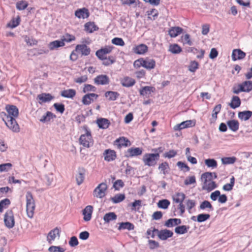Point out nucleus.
<instances>
[{"label": "nucleus", "mask_w": 252, "mask_h": 252, "mask_svg": "<svg viewBox=\"0 0 252 252\" xmlns=\"http://www.w3.org/2000/svg\"><path fill=\"white\" fill-rule=\"evenodd\" d=\"M241 84L242 87H243L244 89L245 90L244 92H249L252 90V81H246L242 83Z\"/></svg>", "instance_id": "obj_49"}, {"label": "nucleus", "mask_w": 252, "mask_h": 252, "mask_svg": "<svg viewBox=\"0 0 252 252\" xmlns=\"http://www.w3.org/2000/svg\"><path fill=\"white\" fill-rule=\"evenodd\" d=\"M252 116V112L251 111H244L238 113V117L242 120L247 121Z\"/></svg>", "instance_id": "obj_30"}, {"label": "nucleus", "mask_w": 252, "mask_h": 252, "mask_svg": "<svg viewBox=\"0 0 252 252\" xmlns=\"http://www.w3.org/2000/svg\"><path fill=\"white\" fill-rule=\"evenodd\" d=\"M112 50V47L106 46L104 48H102L98 50L95 52V55L99 60H103L104 59V57H106V55L107 54L111 53Z\"/></svg>", "instance_id": "obj_10"}, {"label": "nucleus", "mask_w": 252, "mask_h": 252, "mask_svg": "<svg viewBox=\"0 0 252 252\" xmlns=\"http://www.w3.org/2000/svg\"><path fill=\"white\" fill-rule=\"evenodd\" d=\"M112 43L116 45H119L123 46L125 45L124 40L119 37H115L112 40Z\"/></svg>", "instance_id": "obj_62"}, {"label": "nucleus", "mask_w": 252, "mask_h": 252, "mask_svg": "<svg viewBox=\"0 0 252 252\" xmlns=\"http://www.w3.org/2000/svg\"><path fill=\"white\" fill-rule=\"evenodd\" d=\"M3 221L5 226L9 229L15 225L14 214L11 210H8L4 215Z\"/></svg>", "instance_id": "obj_6"}, {"label": "nucleus", "mask_w": 252, "mask_h": 252, "mask_svg": "<svg viewBox=\"0 0 252 252\" xmlns=\"http://www.w3.org/2000/svg\"><path fill=\"white\" fill-rule=\"evenodd\" d=\"M98 95L95 94L91 93L85 95L82 98V103L84 105H89L97 99Z\"/></svg>", "instance_id": "obj_12"}, {"label": "nucleus", "mask_w": 252, "mask_h": 252, "mask_svg": "<svg viewBox=\"0 0 252 252\" xmlns=\"http://www.w3.org/2000/svg\"><path fill=\"white\" fill-rule=\"evenodd\" d=\"M48 251L49 252H64L65 249L60 246H52L49 248Z\"/></svg>", "instance_id": "obj_57"}, {"label": "nucleus", "mask_w": 252, "mask_h": 252, "mask_svg": "<svg viewBox=\"0 0 252 252\" xmlns=\"http://www.w3.org/2000/svg\"><path fill=\"white\" fill-rule=\"evenodd\" d=\"M108 187L106 183L103 182L99 184L94 189L93 195L94 197L102 198L105 196Z\"/></svg>", "instance_id": "obj_7"}, {"label": "nucleus", "mask_w": 252, "mask_h": 252, "mask_svg": "<svg viewBox=\"0 0 252 252\" xmlns=\"http://www.w3.org/2000/svg\"><path fill=\"white\" fill-rule=\"evenodd\" d=\"M240 104L241 100L240 98L237 96H234L232 97L231 102L229 104V105L232 108L235 109L238 107Z\"/></svg>", "instance_id": "obj_38"}, {"label": "nucleus", "mask_w": 252, "mask_h": 252, "mask_svg": "<svg viewBox=\"0 0 252 252\" xmlns=\"http://www.w3.org/2000/svg\"><path fill=\"white\" fill-rule=\"evenodd\" d=\"M75 51L83 56H88L91 52L90 48L85 44H79L76 45Z\"/></svg>", "instance_id": "obj_11"}, {"label": "nucleus", "mask_w": 252, "mask_h": 252, "mask_svg": "<svg viewBox=\"0 0 252 252\" xmlns=\"http://www.w3.org/2000/svg\"><path fill=\"white\" fill-rule=\"evenodd\" d=\"M195 123L191 120H188L182 122L180 124L176 125L174 126V129L175 130H181L187 127H189L194 126Z\"/></svg>", "instance_id": "obj_17"}, {"label": "nucleus", "mask_w": 252, "mask_h": 252, "mask_svg": "<svg viewBox=\"0 0 252 252\" xmlns=\"http://www.w3.org/2000/svg\"><path fill=\"white\" fill-rule=\"evenodd\" d=\"M201 180L203 184L202 189L211 191L217 188V185L213 181V174L211 172H206L201 175Z\"/></svg>", "instance_id": "obj_2"}, {"label": "nucleus", "mask_w": 252, "mask_h": 252, "mask_svg": "<svg viewBox=\"0 0 252 252\" xmlns=\"http://www.w3.org/2000/svg\"><path fill=\"white\" fill-rule=\"evenodd\" d=\"M200 209L201 210H204L206 208H208L210 210H213V207L210 202L207 200H205L203 201L201 204L200 205Z\"/></svg>", "instance_id": "obj_52"}, {"label": "nucleus", "mask_w": 252, "mask_h": 252, "mask_svg": "<svg viewBox=\"0 0 252 252\" xmlns=\"http://www.w3.org/2000/svg\"><path fill=\"white\" fill-rule=\"evenodd\" d=\"M55 117V115H53L50 112H47L45 115L42 116L41 118L40 119V121L41 122L45 123L46 122H49L51 119Z\"/></svg>", "instance_id": "obj_43"}, {"label": "nucleus", "mask_w": 252, "mask_h": 252, "mask_svg": "<svg viewBox=\"0 0 252 252\" xmlns=\"http://www.w3.org/2000/svg\"><path fill=\"white\" fill-rule=\"evenodd\" d=\"M115 145L119 148L122 146L126 147L130 145L129 141L125 137H122L116 139L115 141Z\"/></svg>", "instance_id": "obj_25"}, {"label": "nucleus", "mask_w": 252, "mask_h": 252, "mask_svg": "<svg viewBox=\"0 0 252 252\" xmlns=\"http://www.w3.org/2000/svg\"><path fill=\"white\" fill-rule=\"evenodd\" d=\"M28 5V2L25 0H22L16 3V8L19 10H22L26 9Z\"/></svg>", "instance_id": "obj_53"}, {"label": "nucleus", "mask_w": 252, "mask_h": 252, "mask_svg": "<svg viewBox=\"0 0 252 252\" xmlns=\"http://www.w3.org/2000/svg\"><path fill=\"white\" fill-rule=\"evenodd\" d=\"M125 198V196L123 194H117L113 197L111 198V200L114 203H118L123 201Z\"/></svg>", "instance_id": "obj_48"}, {"label": "nucleus", "mask_w": 252, "mask_h": 252, "mask_svg": "<svg viewBox=\"0 0 252 252\" xmlns=\"http://www.w3.org/2000/svg\"><path fill=\"white\" fill-rule=\"evenodd\" d=\"M205 163L208 167L214 168L217 166V162L213 158H208L205 160Z\"/></svg>", "instance_id": "obj_45"}, {"label": "nucleus", "mask_w": 252, "mask_h": 252, "mask_svg": "<svg viewBox=\"0 0 252 252\" xmlns=\"http://www.w3.org/2000/svg\"><path fill=\"white\" fill-rule=\"evenodd\" d=\"M133 52L137 54H144L148 51V47L144 44H139L133 48Z\"/></svg>", "instance_id": "obj_23"}, {"label": "nucleus", "mask_w": 252, "mask_h": 252, "mask_svg": "<svg viewBox=\"0 0 252 252\" xmlns=\"http://www.w3.org/2000/svg\"><path fill=\"white\" fill-rule=\"evenodd\" d=\"M7 114L4 112L1 113L3 115L2 120L6 126L13 132L18 133L20 131V127L16 121V118L19 115L18 108L13 105H7L5 106Z\"/></svg>", "instance_id": "obj_1"}, {"label": "nucleus", "mask_w": 252, "mask_h": 252, "mask_svg": "<svg viewBox=\"0 0 252 252\" xmlns=\"http://www.w3.org/2000/svg\"><path fill=\"white\" fill-rule=\"evenodd\" d=\"M140 63V65H141L144 67L149 69L154 68L156 65V62L153 59H139L136 61L135 63Z\"/></svg>", "instance_id": "obj_9"}, {"label": "nucleus", "mask_w": 252, "mask_h": 252, "mask_svg": "<svg viewBox=\"0 0 252 252\" xmlns=\"http://www.w3.org/2000/svg\"><path fill=\"white\" fill-rule=\"evenodd\" d=\"M159 158V155L158 153L146 154L143 156V160L145 165L151 166L156 164Z\"/></svg>", "instance_id": "obj_5"}, {"label": "nucleus", "mask_w": 252, "mask_h": 252, "mask_svg": "<svg viewBox=\"0 0 252 252\" xmlns=\"http://www.w3.org/2000/svg\"><path fill=\"white\" fill-rule=\"evenodd\" d=\"M169 164L167 162L161 163L158 166V169L164 175L169 173Z\"/></svg>", "instance_id": "obj_35"}, {"label": "nucleus", "mask_w": 252, "mask_h": 252, "mask_svg": "<svg viewBox=\"0 0 252 252\" xmlns=\"http://www.w3.org/2000/svg\"><path fill=\"white\" fill-rule=\"evenodd\" d=\"M101 60L103 61L102 64L105 66H108L115 62V59L113 56H109L108 58L104 57V59Z\"/></svg>", "instance_id": "obj_51"}, {"label": "nucleus", "mask_w": 252, "mask_h": 252, "mask_svg": "<svg viewBox=\"0 0 252 252\" xmlns=\"http://www.w3.org/2000/svg\"><path fill=\"white\" fill-rule=\"evenodd\" d=\"M79 143L85 148H88L93 146L94 140L90 131L86 130V133L80 136Z\"/></svg>", "instance_id": "obj_4"}, {"label": "nucleus", "mask_w": 252, "mask_h": 252, "mask_svg": "<svg viewBox=\"0 0 252 252\" xmlns=\"http://www.w3.org/2000/svg\"><path fill=\"white\" fill-rule=\"evenodd\" d=\"M148 18L151 20H154L158 16V12L155 9H153L150 11H148Z\"/></svg>", "instance_id": "obj_55"}, {"label": "nucleus", "mask_w": 252, "mask_h": 252, "mask_svg": "<svg viewBox=\"0 0 252 252\" xmlns=\"http://www.w3.org/2000/svg\"><path fill=\"white\" fill-rule=\"evenodd\" d=\"M12 165L10 163L0 164V172H6L11 169Z\"/></svg>", "instance_id": "obj_54"}, {"label": "nucleus", "mask_w": 252, "mask_h": 252, "mask_svg": "<svg viewBox=\"0 0 252 252\" xmlns=\"http://www.w3.org/2000/svg\"><path fill=\"white\" fill-rule=\"evenodd\" d=\"M75 16L79 18H87L89 16L88 10L85 8L79 9L75 11Z\"/></svg>", "instance_id": "obj_26"}, {"label": "nucleus", "mask_w": 252, "mask_h": 252, "mask_svg": "<svg viewBox=\"0 0 252 252\" xmlns=\"http://www.w3.org/2000/svg\"><path fill=\"white\" fill-rule=\"evenodd\" d=\"M97 29L98 28L94 22H88L85 25V31L90 33H92L93 32L96 31Z\"/></svg>", "instance_id": "obj_34"}, {"label": "nucleus", "mask_w": 252, "mask_h": 252, "mask_svg": "<svg viewBox=\"0 0 252 252\" xmlns=\"http://www.w3.org/2000/svg\"><path fill=\"white\" fill-rule=\"evenodd\" d=\"M155 88L152 86H145L141 88L139 91L141 95L149 97L152 93L155 91Z\"/></svg>", "instance_id": "obj_19"}, {"label": "nucleus", "mask_w": 252, "mask_h": 252, "mask_svg": "<svg viewBox=\"0 0 252 252\" xmlns=\"http://www.w3.org/2000/svg\"><path fill=\"white\" fill-rule=\"evenodd\" d=\"M121 83L122 85L126 87H130L133 86L135 83V80L129 77H125L121 79Z\"/></svg>", "instance_id": "obj_24"}, {"label": "nucleus", "mask_w": 252, "mask_h": 252, "mask_svg": "<svg viewBox=\"0 0 252 252\" xmlns=\"http://www.w3.org/2000/svg\"><path fill=\"white\" fill-rule=\"evenodd\" d=\"M93 207L92 206L89 205L86 207L83 211L84 220L89 221L91 219Z\"/></svg>", "instance_id": "obj_21"}, {"label": "nucleus", "mask_w": 252, "mask_h": 252, "mask_svg": "<svg viewBox=\"0 0 252 252\" xmlns=\"http://www.w3.org/2000/svg\"><path fill=\"white\" fill-rule=\"evenodd\" d=\"M235 157H225L221 159V162L223 164H233L236 161Z\"/></svg>", "instance_id": "obj_50"}, {"label": "nucleus", "mask_w": 252, "mask_h": 252, "mask_svg": "<svg viewBox=\"0 0 252 252\" xmlns=\"http://www.w3.org/2000/svg\"><path fill=\"white\" fill-rule=\"evenodd\" d=\"M10 203V201L8 199H4L0 202V212L3 211L4 208L9 205Z\"/></svg>", "instance_id": "obj_59"}, {"label": "nucleus", "mask_w": 252, "mask_h": 252, "mask_svg": "<svg viewBox=\"0 0 252 252\" xmlns=\"http://www.w3.org/2000/svg\"><path fill=\"white\" fill-rule=\"evenodd\" d=\"M64 43L61 40H55L54 41L51 42L48 44V47L51 50H53L56 48H58L60 47H63L64 46Z\"/></svg>", "instance_id": "obj_28"}, {"label": "nucleus", "mask_w": 252, "mask_h": 252, "mask_svg": "<svg viewBox=\"0 0 252 252\" xmlns=\"http://www.w3.org/2000/svg\"><path fill=\"white\" fill-rule=\"evenodd\" d=\"M246 56V53L240 49H234L232 53V59L233 61L242 60Z\"/></svg>", "instance_id": "obj_18"}, {"label": "nucleus", "mask_w": 252, "mask_h": 252, "mask_svg": "<svg viewBox=\"0 0 252 252\" xmlns=\"http://www.w3.org/2000/svg\"><path fill=\"white\" fill-rule=\"evenodd\" d=\"M189 228V226H187L186 225H181L176 227L175 229V232L177 234H183L188 232Z\"/></svg>", "instance_id": "obj_46"}, {"label": "nucleus", "mask_w": 252, "mask_h": 252, "mask_svg": "<svg viewBox=\"0 0 252 252\" xmlns=\"http://www.w3.org/2000/svg\"><path fill=\"white\" fill-rule=\"evenodd\" d=\"M177 165L184 172L189 171L190 170L189 167L186 164L182 161H178L177 163Z\"/></svg>", "instance_id": "obj_60"}, {"label": "nucleus", "mask_w": 252, "mask_h": 252, "mask_svg": "<svg viewBox=\"0 0 252 252\" xmlns=\"http://www.w3.org/2000/svg\"><path fill=\"white\" fill-rule=\"evenodd\" d=\"M210 215L206 214H201L197 216V220L198 222H201L209 219Z\"/></svg>", "instance_id": "obj_56"}, {"label": "nucleus", "mask_w": 252, "mask_h": 252, "mask_svg": "<svg viewBox=\"0 0 252 252\" xmlns=\"http://www.w3.org/2000/svg\"><path fill=\"white\" fill-rule=\"evenodd\" d=\"M94 81L97 85H104L109 84V79L106 75H100L94 78Z\"/></svg>", "instance_id": "obj_16"}, {"label": "nucleus", "mask_w": 252, "mask_h": 252, "mask_svg": "<svg viewBox=\"0 0 252 252\" xmlns=\"http://www.w3.org/2000/svg\"><path fill=\"white\" fill-rule=\"evenodd\" d=\"M227 124L229 128L234 132L236 131L239 128V124L236 120H232L228 121L227 122Z\"/></svg>", "instance_id": "obj_32"}, {"label": "nucleus", "mask_w": 252, "mask_h": 252, "mask_svg": "<svg viewBox=\"0 0 252 252\" xmlns=\"http://www.w3.org/2000/svg\"><path fill=\"white\" fill-rule=\"evenodd\" d=\"M134 228V225L130 222H126L120 223L119 229H127L128 230H133Z\"/></svg>", "instance_id": "obj_40"}, {"label": "nucleus", "mask_w": 252, "mask_h": 252, "mask_svg": "<svg viewBox=\"0 0 252 252\" xmlns=\"http://www.w3.org/2000/svg\"><path fill=\"white\" fill-rule=\"evenodd\" d=\"M170 204V201L168 200L162 199L158 202L157 206L159 208L166 209L168 208Z\"/></svg>", "instance_id": "obj_42"}, {"label": "nucleus", "mask_w": 252, "mask_h": 252, "mask_svg": "<svg viewBox=\"0 0 252 252\" xmlns=\"http://www.w3.org/2000/svg\"><path fill=\"white\" fill-rule=\"evenodd\" d=\"M85 170L84 168H79L77 174L76 175V181L78 185L83 183L85 179Z\"/></svg>", "instance_id": "obj_20"}, {"label": "nucleus", "mask_w": 252, "mask_h": 252, "mask_svg": "<svg viewBox=\"0 0 252 252\" xmlns=\"http://www.w3.org/2000/svg\"><path fill=\"white\" fill-rule=\"evenodd\" d=\"M169 51L173 54H179L182 52V48L177 44L170 45Z\"/></svg>", "instance_id": "obj_44"}, {"label": "nucleus", "mask_w": 252, "mask_h": 252, "mask_svg": "<svg viewBox=\"0 0 252 252\" xmlns=\"http://www.w3.org/2000/svg\"><path fill=\"white\" fill-rule=\"evenodd\" d=\"M177 153L176 151L174 150H171L169 152H165L163 154V157L164 158H172L174 157L176 155Z\"/></svg>", "instance_id": "obj_63"}, {"label": "nucleus", "mask_w": 252, "mask_h": 252, "mask_svg": "<svg viewBox=\"0 0 252 252\" xmlns=\"http://www.w3.org/2000/svg\"><path fill=\"white\" fill-rule=\"evenodd\" d=\"M117 219V215L114 212H109L106 214L103 217V220L105 222H109Z\"/></svg>", "instance_id": "obj_39"}, {"label": "nucleus", "mask_w": 252, "mask_h": 252, "mask_svg": "<svg viewBox=\"0 0 252 252\" xmlns=\"http://www.w3.org/2000/svg\"><path fill=\"white\" fill-rule=\"evenodd\" d=\"M97 124L99 128L106 129L108 127L110 123L108 120L105 118H100L97 120Z\"/></svg>", "instance_id": "obj_29"}, {"label": "nucleus", "mask_w": 252, "mask_h": 252, "mask_svg": "<svg viewBox=\"0 0 252 252\" xmlns=\"http://www.w3.org/2000/svg\"><path fill=\"white\" fill-rule=\"evenodd\" d=\"M26 210L28 216L32 218L35 209V202L32 193L28 191L26 193Z\"/></svg>", "instance_id": "obj_3"}, {"label": "nucleus", "mask_w": 252, "mask_h": 252, "mask_svg": "<svg viewBox=\"0 0 252 252\" xmlns=\"http://www.w3.org/2000/svg\"><path fill=\"white\" fill-rule=\"evenodd\" d=\"M233 93L235 94H238L241 92H244L245 90L244 89V88L242 87V84H239L238 86H233Z\"/></svg>", "instance_id": "obj_61"}, {"label": "nucleus", "mask_w": 252, "mask_h": 252, "mask_svg": "<svg viewBox=\"0 0 252 252\" xmlns=\"http://www.w3.org/2000/svg\"><path fill=\"white\" fill-rule=\"evenodd\" d=\"M198 68V63L196 61L190 62L189 66V70L192 72H194Z\"/></svg>", "instance_id": "obj_58"}, {"label": "nucleus", "mask_w": 252, "mask_h": 252, "mask_svg": "<svg viewBox=\"0 0 252 252\" xmlns=\"http://www.w3.org/2000/svg\"><path fill=\"white\" fill-rule=\"evenodd\" d=\"M173 235L172 231L165 229L161 230H158V237L161 240H166L168 238L171 237Z\"/></svg>", "instance_id": "obj_14"}, {"label": "nucleus", "mask_w": 252, "mask_h": 252, "mask_svg": "<svg viewBox=\"0 0 252 252\" xmlns=\"http://www.w3.org/2000/svg\"><path fill=\"white\" fill-rule=\"evenodd\" d=\"M76 94V92L73 89H68L62 91L61 95L66 98H73Z\"/></svg>", "instance_id": "obj_33"}, {"label": "nucleus", "mask_w": 252, "mask_h": 252, "mask_svg": "<svg viewBox=\"0 0 252 252\" xmlns=\"http://www.w3.org/2000/svg\"><path fill=\"white\" fill-rule=\"evenodd\" d=\"M105 96L108 97L109 100L114 101L118 98L119 94L116 92L108 91L105 93Z\"/></svg>", "instance_id": "obj_36"}, {"label": "nucleus", "mask_w": 252, "mask_h": 252, "mask_svg": "<svg viewBox=\"0 0 252 252\" xmlns=\"http://www.w3.org/2000/svg\"><path fill=\"white\" fill-rule=\"evenodd\" d=\"M68 244L72 247L77 246L79 244L77 237L76 236L71 237L68 242Z\"/></svg>", "instance_id": "obj_64"}, {"label": "nucleus", "mask_w": 252, "mask_h": 252, "mask_svg": "<svg viewBox=\"0 0 252 252\" xmlns=\"http://www.w3.org/2000/svg\"><path fill=\"white\" fill-rule=\"evenodd\" d=\"M142 153V149L140 148H131L128 149L126 154L127 158L133 157L141 155Z\"/></svg>", "instance_id": "obj_15"}, {"label": "nucleus", "mask_w": 252, "mask_h": 252, "mask_svg": "<svg viewBox=\"0 0 252 252\" xmlns=\"http://www.w3.org/2000/svg\"><path fill=\"white\" fill-rule=\"evenodd\" d=\"M181 42L184 45L191 46L193 45V42L190 39V35L189 34H186L181 36Z\"/></svg>", "instance_id": "obj_41"}, {"label": "nucleus", "mask_w": 252, "mask_h": 252, "mask_svg": "<svg viewBox=\"0 0 252 252\" xmlns=\"http://www.w3.org/2000/svg\"><path fill=\"white\" fill-rule=\"evenodd\" d=\"M181 223V220L179 219H170L165 223V225L167 227H172L174 225L179 224Z\"/></svg>", "instance_id": "obj_37"}, {"label": "nucleus", "mask_w": 252, "mask_h": 252, "mask_svg": "<svg viewBox=\"0 0 252 252\" xmlns=\"http://www.w3.org/2000/svg\"><path fill=\"white\" fill-rule=\"evenodd\" d=\"M183 31V29L179 27H173L171 28L168 31V34L171 37H175L181 34Z\"/></svg>", "instance_id": "obj_22"}, {"label": "nucleus", "mask_w": 252, "mask_h": 252, "mask_svg": "<svg viewBox=\"0 0 252 252\" xmlns=\"http://www.w3.org/2000/svg\"><path fill=\"white\" fill-rule=\"evenodd\" d=\"M61 230L58 227H56L51 230L48 234L47 241L51 244L56 239H59L60 237Z\"/></svg>", "instance_id": "obj_8"}, {"label": "nucleus", "mask_w": 252, "mask_h": 252, "mask_svg": "<svg viewBox=\"0 0 252 252\" xmlns=\"http://www.w3.org/2000/svg\"><path fill=\"white\" fill-rule=\"evenodd\" d=\"M104 159L105 160L109 162L113 161L116 158V152L111 149H107L103 153Z\"/></svg>", "instance_id": "obj_13"}, {"label": "nucleus", "mask_w": 252, "mask_h": 252, "mask_svg": "<svg viewBox=\"0 0 252 252\" xmlns=\"http://www.w3.org/2000/svg\"><path fill=\"white\" fill-rule=\"evenodd\" d=\"M37 98L42 102H46L51 101L54 97L50 94L43 93L38 95Z\"/></svg>", "instance_id": "obj_31"}, {"label": "nucleus", "mask_w": 252, "mask_h": 252, "mask_svg": "<svg viewBox=\"0 0 252 252\" xmlns=\"http://www.w3.org/2000/svg\"><path fill=\"white\" fill-rule=\"evenodd\" d=\"M185 194L183 192H176L172 196L173 201L177 203H183L185 198Z\"/></svg>", "instance_id": "obj_27"}, {"label": "nucleus", "mask_w": 252, "mask_h": 252, "mask_svg": "<svg viewBox=\"0 0 252 252\" xmlns=\"http://www.w3.org/2000/svg\"><path fill=\"white\" fill-rule=\"evenodd\" d=\"M158 230L155 227H151L148 229L146 232L147 238H149V236H150L151 238H154L156 235H158Z\"/></svg>", "instance_id": "obj_47"}]
</instances>
